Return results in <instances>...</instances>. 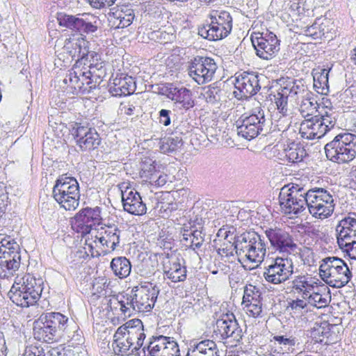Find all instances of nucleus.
Here are the masks:
<instances>
[{
  "mask_svg": "<svg viewBox=\"0 0 356 356\" xmlns=\"http://www.w3.org/2000/svg\"><path fill=\"white\" fill-rule=\"evenodd\" d=\"M33 337L38 341L53 343L59 340L50 325L45 319L41 321V316L33 323Z\"/></svg>",
  "mask_w": 356,
  "mask_h": 356,
  "instance_id": "obj_33",
  "label": "nucleus"
},
{
  "mask_svg": "<svg viewBox=\"0 0 356 356\" xmlns=\"http://www.w3.org/2000/svg\"><path fill=\"white\" fill-rule=\"evenodd\" d=\"M52 195L60 207L74 211L79 205L80 190L77 180L66 174L58 177L52 190Z\"/></svg>",
  "mask_w": 356,
  "mask_h": 356,
  "instance_id": "obj_6",
  "label": "nucleus"
},
{
  "mask_svg": "<svg viewBox=\"0 0 356 356\" xmlns=\"http://www.w3.org/2000/svg\"><path fill=\"white\" fill-rule=\"evenodd\" d=\"M122 327H125V334L129 342L134 345V349L138 351L141 348L146 335L144 332L143 322L138 318L127 321Z\"/></svg>",
  "mask_w": 356,
  "mask_h": 356,
  "instance_id": "obj_26",
  "label": "nucleus"
},
{
  "mask_svg": "<svg viewBox=\"0 0 356 356\" xmlns=\"http://www.w3.org/2000/svg\"><path fill=\"white\" fill-rule=\"evenodd\" d=\"M307 198V210L315 218L323 220L333 213L334 200L326 189L319 187L309 188Z\"/></svg>",
  "mask_w": 356,
  "mask_h": 356,
  "instance_id": "obj_9",
  "label": "nucleus"
},
{
  "mask_svg": "<svg viewBox=\"0 0 356 356\" xmlns=\"http://www.w3.org/2000/svg\"><path fill=\"white\" fill-rule=\"evenodd\" d=\"M183 145L182 139L177 136L164 138L159 142V148L164 154L172 153Z\"/></svg>",
  "mask_w": 356,
  "mask_h": 356,
  "instance_id": "obj_42",
  "label": "nucleus"
},
{
  "mask_svg": "<svg viewBox=\"0 0 356 356\" xmlns=\"http://www.w3.org/2000/svg\"><path fill=\"white\" fill-rule=\"evenodd\" d=\"M318 108V104L314 97H312V95L309 92V95H305V97L302 99L301 104L300 105V113L301 115L307 119L310 116L314 117L316 112H318L317 108Z\"/></svg>",
  "mask_w": 356,
  "mask_h": 356,
  "instance_id": "obj_41",
  "label": "nucleus"
},
{
  "mask_svg": "<svg viewBox=\"0 0 356 356\" xmlns=\"http://www.w3.org/2000/svg\"><path fill=\"white\" fill-rule=\"evenodd\" d=\"M319 273L323 280L334 288L346 285L352 277L351 271L346 262L337 257L322 259Z\"/></svg>",
  "mask_w": 356,
  "mask_h": 356,
  "instance_id": "obj_7",
  "label": "nucleus"
},
{
  "mask_svg": "<svg viewBox=\"0 0 356 356\" xmlns=\"http://www.w3.org/2000/svg\"><path fill=\"white\" fill-rule=\"evenodd\" d=\"M235 88L241 92V97L248 98L260 90L259 75L244 72L236 77Z\"/></svg>",
  "mask_w": 356,
  "mask_h": 356,
  "instance_id": "obj_22",
  "label": "nucleus"
},
{
  "mask_svg": "<svg viewBox=\"0 0 356 356\" xmlns=\"http://www.w3.org/2000/svg\"><path fill=\"white\" fill-rule=\"evenodd\" d=\"M261 296V292L257 286L249 284L245 286L243 291L242 302H248L250 300L254 299V296Z\"/></svg>",
  "mask_w": 356,
  "mask_h": 356,
  "instance_id": "obj_50",
  "label": "nucleus"
},
{
  "mask_svg": "<svg viewBox=\"0 0 356 356\" xmlns=\"http://www.w3.org/2000/svg\"><path fill=\"white\" fill-rule=\"evenodd\" d=\"M72 131L77 145L82 151L94 149L100 144L101 139L97 131L88 124L76 123Z\"/></svg>",
  "mask_w": 356,
  "mask_h": 356,
  "instance_id": "obj_21",
  "label": "nucleus"
},
{
  "mask_svg": "<svg viewBox=\"0 0 356 356\" xmlns=\"http://www.w3.org/2000/svg\"><path fill=\"white\" fill-rule=\"evenodd\" d=\"M183 239L185 241L191 240V241H204L202 232L197 229L193 231H186L183 234Z\"/></svg>",
  "mask_w": 356,
  "mask_h": 356,
  "instance_id": "obj_53",
  "label": "nucleus"
},
{
  "mask_svg": "<svg viewBox=\"0 0 356 356\" xmlns=\"http://www.w3.org/2000/svg\"><path fill=\"white\" fill-rule=\"evenodd\" d=\"M57 20L60 26L77 31L81 35L96 32L99 22L96 16L86 13L76 15L60 13Z\"/></svg>",
  "mask_w": 356,
  "mask_h": 356,
  "instance_id": "obj_12",
  "label": "nucleus"
},
{
  "mask_svg": "<svg viewBox=\"0 0 356 356\" xmlns=\"http://www.w3.org/2000/svg\"><path fill=\"white\" fill-rule=\"evenodd\" d=\"M220 93L221 90L218 87H209L203 93V97L207 103L213 104L220 101Z\"/></svg>",
  "mask_w": 356,
  "mask_h": 356,
  "instance_id": "obj_49",
  "label": "nucleus"
},
{
  "mask_svg": "<svg viewBox=\"0 0 356 356\" xmlns=\"http://www.w3.org/2000/svg\"><path fill=\"white\" fill-rule=\"evenodd\" d=\"M102 209L99 207H86L81 209L74 216L72 223L74 230L81 234L90 232L92 227L102 224Z\"/></svg>",
  "mask_w": 356,
  "mask_h": 356,
  "instance_id": "obj_18",
  "label": "nucleus"
},
{
  "mask_svg": "<svg viewBox=\"0 0 356 356\" xmlns=\"http://www.w3.org/2000/svg\"><path fill=\"white\" fill-rule=\"evenodd\" d=\"M21 260H17L16 259H13L11 261H6L5 264H3V267L6 270V273L8 276L13 275L14 273L17 271L20 266Z\"/></svg>",
  "mask_w": 356,
  "mask_h": 356,
  "instance_id": "obj_52",
  "label": "nucleus"
},
{
  "mask_svg": "<svg viewBox=\"0 0 356 356\" xmlns=\"http://www.w3.org/2000/svg\"><path fill=\"white\" fill-rule=\"evenodd\" d=\"M274 101L279 113L283 116H286L289 113L288 101L289 97L280 88L277 92L273 95Z\"/></svg>",
  "mask_w": 356,
  "mask_h": 356,
  "instance_id": "obj_47",
  "label": "nucleus"
},
{
  "mask_svg": "<svg viewBox=\"0 0 356 356\" xmlns=\"http://www.w3.org/2000/svg\"><path fill=\"white\" fill-rule=\"evenodd\" d=\"M230 231H224L220 229L218 236L222 235L225 236V240L227 242L223 243L220 248L218 250V253L221 256L222 258L229 259L230 257H234V254L242 256L241 250H239L238 242L239 236H236L232 234Z\"/></svg>",
  "mask_w": 356,
  "mask_h": 356,
  "instance_id": "obj_31",
  "label": "nucleus"
},
{
  "mask_svg": "<svg viewBox=\"0 0 356 356\" xmlns=\"http://www.w3.org/2000/svg\"><path fill=\"white\" fill-rule=\"evenodd\" d=\"M315 282H313L312 278L306 275H298L291 282V287L296 293L301 294V298H305L307 297L310 291L314 289Z\"/></svg>",
  "mask_w": 356,
  "mask_h": 356,
  "instance_id": "obj_35",
  "label": "nucleus"
},
{
  "mask_svg": "<svg viewBox=\"0 0 356 356\" xmlns=\"http://www.w3.org/2000/svg\"><path fill=\"white\" fill-rule=\"evenodd\" d=\"M251 41L257 55L264 60L273 58L280 50V40L275 34L268 31L252 35Z\"/></svg>",
  "mask_w": 356,
  "mask_h": 356,
  "instance_id": "obj_16",
  "label": "nucleus"
},
{
  "mask_svg": "<svg viewBox=\"0 0 356 356\" xmlns=\"http://www.w3.org/2000/svg\"><path fill=\"white\" fill-rule=\"evenodd\" d=\"M8 203V196L5 191V188L0 186V213L6 211Z\"/></svg>",
  "mask_w": 356,
  "mask_h": 356,
  "instance_id": "obj_56",
  "label": "nucleus"
},
{
  "mask_svg": "<svg viewBox=\"0 0 356 356\" xmlns=\"http://www.w3.org/2000/svg\"><path fill=\"white\" fill-rule=\"evenodd\" d=\"M317 23L315 22L312 26H311L310 27L308 28L307 29V32L312 35H314V36H316V38L318 37V33L317 31H316V29H317Z\"/></svg>",
  "mask_w": 356,
  "mask_h": 356,
  "instance_id": "obj_64",
  "label": "nucleus"
},
{
  "mask_svg": "<svg viewBox=\"0 0 356 356\" xmlns=\"http://www.w3.org/2000/svg\"><path fill=\"white\" fill-rule=\"evenodd\" d=\"M178 88L174 86L172 84H170L163 88V94L165 95L168 99H170L173 101L175 99V96L177 95L178 91Z\"/></svg>",
  "mask_w": 356,
  "mask_h": 356,
  "instance_id": "obj_57",
  "label": "nucleus"
},
{
  "mask_svg": "<svg viewBox=\"0 0 356 356\" xmlns=\"http://www.w3.org/2000/svg\"><path fill=\"white\" fill-rule=\"evenodd\" d=\"M284 153L288 161L292 163L302 161L306 155L304 147L294 142L286 145L284 149Z\"/></svg>",
  "mask_w": 356,
  "mask_h": 356,
  "instance_id": "obj_38",
  "label": "nucleus"
},
{
  "mask_svg": "<svg viewBox=\"0 0 356 356\" xmlns=\"http://www.w3.org/2000/svg\"><path fill=\"white\" fill-rule=\"evenodd\" d=\"M63 53L67 54V58L76 60L74 65H86L90 58H94L95 52H90L87 48V42L82 38H68L65 41Z\"/></svg>",
  "mask_w": 356,
  "mask_h": 356,
  "instance_id": "obj_20",
  "label": "nucleus"
},
{
  "mask_svg": "<svg viewBox=\"0 0 356 356\" xmlns=\"http://www.w3.org/2000/svg\"><path fill=\"white\" fill-rule=\"evenodd\" d=\"M218 66L210 57L196 56L188 66V75L199 85L210 82L216 72Z\"/></svg>",
  "mask_w": 356,
  "mask_h": 356,
  "instance_id": "obj_15",
  "label": "nucleus"
},
{
  "mask_svg": "<svg viewBox=\"0 0 356 356\" xmlns=\"http://www.w3.org/2000/svg\"><path fill=\"white\" fill-rule=\"evenodd\" d=\"M265 234L271 247L280 253L291 254L298 249V245L294 242L292 236L282 228L268 227L265 230Z\"/></svg>",
  "mask_w": 356,
  "mask_h": 356,
  "instance_id": "obj_19",
  "label": "nucleus"
},
{
  "mask_svg": "<svg viewBox=\"0 0 356 356\" xmlns=\"http://www.w3.org/2000/svg\"><path fill=\"white\" fill-rule=\"evenodd\" d=\"M323 128L315 115L314 117L305 119L300 123L299 133L305 139L321 138L326 134Z\"/></svg>",
  "mask_w": 356,
  "mask_h": 356,
  "instance_id": "obj_29",
  "label": "nucleus"
},
{
  "mask_svg": "<svg viewBox=\"0 0 356 356\" xmlns=\"http://www.w3.org/2000/svg\"><path fill=\"white\" fill-rule=\"evenodd\" d=\"M293 268L294 265L291 259L277 257L264 268V277L269 283L280 284L291 277Z\"/></svg>",
  "mask_w": 356,
  "mask_h": 356,
  "instance_id": "obj_13",
  "label": "nucleus"
},
{
  "mask_svg": "<svg viewBox=\"0 0 356 356\" xmlns=\"http://www.w3.org/2000/svg\"><path fill=\"white\" fill-rule=\"evenodd\" d=\"M111 268L116 276L124 278L130 274L131 265L125 257H119L112 259Z\"/></svg>",
  "mask_w": 356,
  "mask_h": 356,
  "instance_id": "obj_39",
  "label": "nucleus"
},
{
  "mask_svg": "<svg viewBox=\"0 0 356 356\" xmlns=\"http://www.w3.org/2000/svg\"><path fill=\"white\" fill-rule=\"evenodd\" d=\"M163 270L164 275L173 282L186 279V266L181 264V259L177 256L168 254L163 261Z\"/></svg>",
  "mask_w": 356,
  "mask_h": 356,
  "instance_id": "obj_24",
  "label": "nucleus"
},
{
  "mask_svg": "<svg viewBox=\"0 0 356 356\" xmlns=\"http://www.w3.org/2000/svg\"><path fill=\"white\" fill-rule=\"evenodd\" d=\"M318 118L320 124L324 128V131L327 134L331 129H334L339 117V113L333 109H329L324 112H319V114L316 115Z\"/></svg>",
  "mask_w": 356,
  "mask_h": 356,
  "instance_id": "obj_40",
  "label": "nucleus"
},
{
  "mask_svg": "<svg viewBox=\"0 0 356 356\" xmlns=\"http://www.w3.org/2000/svg\"><path fill=\"white\" fill-rule=\"evenodd\" d=\"M339 246L344 249L351 259L356 260V239L344 242L343 245L339 243Z\"/></svg>",
  "mask_w": 356,
  "mask_h": 356,
  "instance_id": "obj_51",
  "label": "nucleus"
},
{
  "mask_svg": "<svg viewBox=\"0 0 356 356\" xmlns=\"http://www.w3.org/2000/svg\"><path fill=\"white\" fill-rule=\"evenodd\" d=\"M136 89L133 77L121 74L115 77L109 85V92L115 97H122L132 94Z\"/></svg>",
  "mask_w": 356,
  "mask_h": 356,
  "instance_id": "obj_28",
  "label": "nucleus"
},
{
  "mask_svg": "<svg viewBox=\"0 0 356 356\" xmlns=\"http://www.w3.org/2000/svg\"><path fill=\"white\" fill-rule=\"evenodd\" d=\"M135 108L136 107L134 106V105L129 102L127 104H122L120 107V111L122 113H124L127 115H134V111Z\"/></svg>",
  "mask_w": 356,
  "mask_h": 356,
  "instance_id": "obj_60",
  "label": "nucleus"
},
{
  "mask_svg": "<svg viewBox=\"0 0 356 356\" xmlns=\"http://www.w3.org/2000/svg\"><path fill=\"white\" fill-rule=\"evenodd\" d=\"M173 101L175 104L180 105V108L188 109L193 107L194 101L192 99V95L190 90L186 88H180Z\"/></svg>",
  "mask_w": 356,
  "mask_h": 356,
  "instance_id": "obj_43",
  "label": "nucleus"
},
{
  "mask_svg": "<svg viewBox=\"0 0 356 356\" xmlns=\"http://www.w3.org/2000/svg\"><path fill=\"white\" fill-rule=\"evenodd\" d=\"M305 298L308 299L309 305L317 308H323L329 304L331 297L329 294L328 288L323 287L321 290L317 291H315L314 289Z\"/></svg>",
  "mask_w": 356,
  "mask_h": 356,
  "instance_id": "obj_36",
  "label": "nucleus"
},
{
  "mask_svg": "<svg viewBox=\"0 0 356 356\" xmlns=\"http://www.w3.org/2000/svg\"><path fill=\"white\" fill-rule=\"evenodd\" d=\"M160 289L151 282L134 286L129 293H120L110 300L111 307L124 316L149 312L154 306Z\"/></svg>",
  "mask_w": 356,
  "mask_h": 356,
  "instance_id": "obj_1",
  "label": "nucleus"
},
{
  "mask_svg": "<svg viewBox=\"0 0 356 356\" xmlns=\"http://www.w3.org/2000/svg\"><path fill=\"white\" fill-rule=\"evenodd\" d=\"M170 111L166 109H161L159 112L160 122L164 126H168L170 124Z\"/></svg>",
  "mask_w": 356,
  "mask_h": 356,
  "instance_id": "obj_58",
  "label": "nucleus"
},
{
  "mask_svg": "<svg viewBox=\"0 0 356 356\" xmlns=\"http://www.w3.org/2000/svg\"><path fill=\"white\" fill-rule=\"evenodd\" d=\"M42 281L28 274L15 281L8 296L11 301L17 306L29 307L39 300L42 291Z\"/></svg>",
  "mask_w": 356,
  "mask_h": 356,
  "instance_id": "obj_2",
  "label": "nucleus"
},
{
  "mask_svg": "<svg viewBox=\"0 0 356 356\" xmlns=\"http://www.w3.org/2000/svg\"><path fill=\"white\" fill-rule=\"evenodd\" d=\"M266 124L264 111L261 108H256L248 116H242L236 122L238 135L247 140H251L263 133Z\"/></svg>",
  "mask_w": 356,
  "mask_h": 356,
  "instance_id": "obj_11",
  "label": "nucleus"
},
{
  "mask_svg": "<svg viewBox=\"0 0 356 356\" xmlns=\"http://www.w3.org/2000/svg\"><path fill=\"white\" fill-rule=\"evenodd\" d=\"M87 65H74L63 79L67 89L73 95L89 93L96 84L92 79L96 64L91 60L86 62Z\"/></svg>",
  "mask_w": 356,
  "mask_h": 356,
  "instance_id": "obj_5",
  "label": "nucleus"
},
{
  "mask_svg": "<svg viewBox=\"0 0 356 356\" xmlns=\"http://www.w3.org/2000/svg\"><path fill=\"white\" fill-rule=\"evenodd\" d=\"M275 339L280 344L289 346H295L296 344V340L295 338H286L284 336H277L275 337Z\"/></svg>",
  "mask_w": 356,
  "mask_h": 356,
  "instance_id": "obj_59",
  "label": "nucleus"
},
{
  "mask_svg": "<svg viewBox=\"0 0 356 356\" xmlns=\"http://www.w3.org/2000/svg\"><path fill=\"white\" fill-rule=\"evenodd\" d=\"M328 74L329 71L326 69L314 74V86L318 90V92L323 94L328 91Z\"/></svg>",
  "mask_w": 356,
  "mask_h": 356,
  "instance_id": "obj_44",
  "label": "nucleus"
},
{
  "mask_svg": "<svg viewBox=\"0 0 356 356\" xmlns=\"http://www.w3.org/2000/svg\"><path fill=\"white\" fill-rule=\"evenodd\" d=\"M122 202L124 211L132 215L141 216L147 211L146 204L134 188H127L122 191Z\"/></svg>",
  "mask_w": 356,
  "mask_h": 356,
  "instance_id": "obj_23",
  "label": "nucleus"
},
{
  "mask_svg": "<svg viewBox=\"0 0 356 356\" xmlns=\"http://www.w3.org/2000/svg\"><path fill=\"white\" fill-rule=\"evenodd\" d=\"M215 332L220 334L222 339H225V343L230 346H236L243 337L242 329L238 325L233 313L227 312L222 314L216 323Z\"/></svg>",
  "mask_w": 356,
  "mask_h": 356,
  "instance_id": "obj_14",
  "label": "nucleus"
},
{
  "mask_svg": "<svg viewBox=\"0 0 356 356\" xmlns=\"http://www.w3.org/2000/svg\"><path fill=\"white\" fill-rule=\"evenodd\" d=\"M115 15L113 24L116 25L117 29H124L129 26L135 17L134 11L131 9H127L125 12L121 11L116 13Z\"/></svg>",
  "mask_w": 356,
  "mask_h": 356,
  "instance_id": "obj_46",
  "label": "nucleus"
},
{
  "mask_svg": "<svg viewBox=\"0 0 356 356\" xmlns=\"http://www.w3.org/2000/svg\"><path fill=\"white\" fill-rule=\"evenodd\" d=\"M116 0H88L90 5L96 9H101L114 4Z\"/></svg>",
  "mask_w": 356,
  "mask_h": 356,
  "instance_id": "obj_54",
  "label": "nucleus"
},
{
  "mask_svg": "<svg viewBox=\"0 0 356 356\" xmlns=\"http://www.w3.org/2000/svg\"><path fill=\"white\" fill-rule=\"evenodd\" d=\"M210 23L198 29V34L210 41L226 38L232 29V17L225 10H212L209 15Z\"/></svg>",
  "mask_w": 356,
  "mask_h": 356,
  "instance_id": "obj_8",
  "label": "nucleus"
},
{
  "mask_svg": "<svg viewBox=\"0 0 356 356\" xmlns=\"http://www.w3.org/2000/svg\"><path fill=\"white\" fill-rule=\"evenodd\" d=\"M290 307L292 309L300 311L305 307H307V305H309L308 299L303 298H297L296 300H292L290 303Z\"/></svg>",
  "mask_w": 356,
  "mask_h": 356,
  "instance_id": "obj_55",
  "label": "nucleus"
},
{
  "mask_svg": "<svg viewBox=\"0 0 356 356\" xmlns=\"http://www.w3.org/2000/svg\"><path fill=\"white\" fill-rule=\"evenodd\" d=\"M24 356H44V353L38 348L34 347L32 349L26 350Z\"/></svg>",
  "mask_w": 356,
  "mask_h": 356,
  "instance_id": "obj_61",
  "label": "nucleus"
},
{
  "mask_svg": "<svg viewBox=\"0 0 356 356\" xmlns=\"http://www.w3.org/2000/svg\"><path fill=\"white\" fill-rule=\"evenodd\" d=\"M125 327L120 326L118 328L113 335V341L112 347L115 354L117 355H132L136 353V350L134 349V345L129 342L126 334Z\"/></svg>",
  "mask_w": 356,
  "mask_h": 356,
  "instance_id": "obj_32",
  "label": "nucleus"
},
{
  "mask_svg": "<svg viewBox=\"0 0 356 356\" xmlns=\"http://www.w3.org/2000/svg\"><path fill=\"white\" fill-rule=\"evenodd\" d=\"M281 88L290 101L296 102L300 97L303 99L305 95H309V91L300 81L289 83L286 86L281 87Z\"/></svg>",
  "mask_w": 356,
  "mask_h": 356,
  "instance_id": "obj_37",
  "label": "nucleus"
},
{
  "mask_svg": "<svg viewBox=\"0 0 356 356\" xmlns=\"http://www.w3.org/2000/svg\"><path fill=\"white\" fill-rule=\"evenodd\" d=\"M337 243H343L356 239V218L350 216L341 219L336 227Z\"/></svg>",
  "mask_w": 356,
  "mask_h": 356,
  "instance_id": "obj_30",
  "label": "nucleus"
},
{
  "mask_svg": "<svg viewBox=\"0 0 356 356\" xmlns=\"http://www.w3.org/2000/svg\"><path fill=\"white\" fill-rule=\"evenodd\" d=\"M216 343L209 339L191 345L186 356H219Z\"/></svg>",
  "mask_w": 356,
  "mask_h": 356,
  "instance_id": "obj_34",
  "label": "nucleus"
},
{
  "mask_svg": "<svg viewBox=\"0 0 356 356\" xmlns=\"http://www.w3.org/2000/svg\"><path fill=\"white\" fill-rule=\"evenodd\" d=\"M141 170L143 171L144 173L147 172L151 174L153 171H154L155 166L153 165L152 163H149V165H147V163L144 162L142 164Z\"/></svg>",
  "mask_w": 356,
  "mask_h": 356,
  "instance_id": "obj_63",
  "label": "nucleus"
},
{
  "mask_svg": "<svg viewBox=\"0 0 356 356\" xmlns=\"http://www.w3.org/2000/svg\"><path fill=\"white\" fill-rule=\"evenodd\" d=\"M6 341L3 337V334L0 333V356H6Z\"/></svg>",
  "mask_w": 356,
  "mask_h": 356,
  "instance_id": "obj_62",
  "label": "nucleus"
},
{
  "mask_svg": "<svg viewBox=\"0 0 356 356\" xmlns=\"http://www.w3.org/2000/svg\"><path fill=\"white\" fill-rule=\"evenodd\" d=\"M239 250L242 256L258 266L266 255L267 246L264 238L255 232H248L239 236Z\"/></svg>",
  "mask_w": 356,
  "mask_h": 356,
  "instance_id": "obj_10",
  "label": "nucleus"
},
{
  "mask_svg": "<svg viewBox=\"0 0 356 356\" xmlns=\"http://www.w3.org/2000/svg\"><path fill=\"white\" fill-rule=\"evenodd\" d=\"M145 356H180L178 343L173 338L159 335L149 339L143 348Z\"/></svg>",
  "mask_w": 356,
  "mask_h": 356,
  "instance_id": "obj_17",
  "label": "nucleus"
},
{
  "mask_svg": "<svg viewBox=\"0 0 356 356\" xmlns=\"http://www.w3.org/2000/svg\"><path fill=\"white\" fill-rule=\"evenodd\" d=\"M242 305L250 316L254 318L260 316L262 312L261 296H254V299L250 300L248 302H242Z\"/></svg>",
  "mask_w": 356,
  "mask_h": 356,
  "instance_id": "obj_45",
  "label": "nucleus"
},
{
  "mask_svg": "<svg viewBox=\"0 0 356 356\" xmlns=\"http://www.w3.org/2000/svg\"><path fill=\"white\" fill-rule=\"evenodd\" d=\"M13 259L21 260V255L19 252V246L17 243H13L12 246L6 250V249H0V259L2 261H11Z\"/></svg>",
  "mask_w": 356,
  "mask_h": 356,
  "instance_id": "obj_48",
  "label": "nucleus"
},
{
  "mask_svg": "<svg viewBox=\"0 0 356 356\" xmlns=\"http://www.w3.org/2000/svg\"><path fill=\"white\" fill-rule=\"evenodd\" d=\"M308 189L291 184L282 187L279 195L281 211L291 218L303 214L307 209Z\"/></svg>",
  "mask_w": 356,
  "mask_h": 356,
  "instance_id": "obj_3",
  "label": "nucleus"
},
{
  "mask_svg": "<svg viewBox=\"0 0 356 356\" xmlns=\"http://www.w3.org/2000/svg\"><path fill=\"white\" fill-rule=\"evenodd\" d=\"M120 233L121 231L117 225H105L104 227H102L100 236H96L94 242L99 243L104 248L105 252H110L115 250L119 245Z\"/></svg>",
  "mask_w": 356,
  "mask_h": 356,
  "instance_id": "obj_25",
  "label": "nucleus"
},
{
  "mask_svg": "<svg viewBox=\"0 0 356 356\" xmlns=\"http://www.w3.org/2000/svg\"><path fill=\"white\" fill-rule=\"evenodd\" d=\"M327 158L337 163H347L356 157V135L349 132L337 134L325 146Z\"/></svg>",
  "mask_w": 356,
  "mask_h": 356,
  "instance_id": "obj_4",
  "label": "nucleus"
},
{
  "mask_svg": "<svg viewBox=\"0 0 356 356\" xmlns=\"http://www.w3.org/2000/svg\"><path fill=\"white\" fill-rule=\"evenodd\" d=\"M45 319L60 339L65 334H69L70 323L67 316L59 312H49L41 315V321Z\"/></svg>",
  "mask_w": 356,
  "mask_h": 356,
  "instance_id": "obj_27",
  "label": "nucleus"
}]
</instances>
